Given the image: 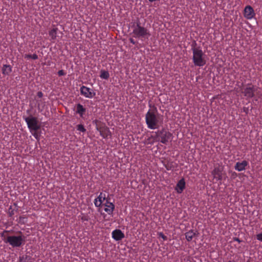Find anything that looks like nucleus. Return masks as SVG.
<instances>
[{
    "label": "nucleus",
    "instance_id": "f257e3e1",
    "mask_svg": "<svg viewBox=\"0 0 262 262\" xmlns=\"http://www.w3.org/2000/svg\"><path fill=\"white\" fill-rule=\"evenodd\" d=\"M145 122L147 127L150 129H157L160 127L161 121H160V115L156 107H154L152 110H149L147 112L145 115Z\"/></svg>",
    "mask_w": 262,
    "mask_h": 262
},
{
    "label": "nucleus",
    "instance_id": "f03ea898",
    "mask_svg": "<svg viewBox=\"0 0 262 262\" xmlns=\"http://www.w3.org/2000/svg\"><path fill=\"white\" fill-rule=\"evenodd\" d=\"M9 231L5 230L4 233H8ZM18 235H10L5 236L3 234L2 236L4 237L3 241L5 243L9 244L12 247H20L24 245L26 242V237L23 235L21 231H18Z\"/></svg>",
    "mask_w": 262,
    "mask_h": 262
},
{
    "label": "nucleus",
    "instance_id": "7ed1b4c3",
    "mask_svg": "<svg viewBox=\"0 0 262 262\" xmlns=\"http://www.w3.org/2000/svg\"><path fill=\"white\" fill-rule=\"evenodd\" d=\"M193 53L192 60L195 66L203 67L206 61L205 58V54L200 48L192 47Z\"/></svg>",
    "mask_w": 262,
    "mask_h": 262
},
{
    "label": "nucleus",
    "instance_id": "20e7f679",
    "mask_svg": "<svg viewBox=\"0 0 262 262\" xmlns=\"http://www.w3.org/2000/svg\"><path fill=\"white\" fill-rule=\"evenodd\" d=\"M23 119L26 122L30 132L37 131L40 128L38 119L36 117L30 116L29 117L23 116Z\"/></svg>",
    "mask_w": 262,
    "mask_h": 262
},
{
    "label": "nucleus",
    "instance_id": "39448f33",
    "mask_svg": "<svg viewBox=\"0 0 262 262\" xmlns=\"http://www.w3.org/2000/svg\"><path fill=\"white\" fill-rule=\"evenodd\" d=\"M257 89V88L252 84H248L242 89V93L247 99H250L254 97Z\"/></svg>",
    "mask_w": 262,
    "mask_h": 262
},
{
    "label": "nucleus",
    "instance_id": "423d86ee",
    "mask_svg": "<svg viewBox=\"0 0 262 262\" xmlns=\"http://www.w3.org/2000/svg\"><path fill=\"white\" fill-rule=\"evenodd\" d=\"M155 134H157L160 139V142L161 143L167 144L169 140L170 139L172 134L166 129L163 128L161 130H159L155 132Z\"/></svg>",
    "mask_w": 262,
    "mask_h": 262
},
{
    "label": "nucleus",
    "instance_id": "0eeeda50",
    "mask_svg": "<svg viewBox=\"0 0 262 262\" xmlns=\"http://www.w3.org/2000/svg\"><path fill=\"white\" fill-rule=\"evenodd\" d=\"M80 91L81 95L88 98H92L96 95V93L91 89L84 85L81 86Z\"/></svg>",
    "mask_w": 262,
    "mask_h": 262
},
{
    "label": "nucleus",
    "instance_id": "6e6552de",
    "mask_svg": "<svg viewBox=\"0 0 262 262\" xmlns=\"http://www.w3.org/2000/svg\"><path fill=\"white\" fill-rule=\"evenodd\" d=\"M243 15L247 19H252L255 16V13L253 8L250 5L246 6L244 10Z\"/></svg>",
    "mask_w": 262,
    "mask_h": 262
},
{
    "label": "nucleus",
    "instance_id": "1a4fd4ad",
    "mask_svg": "<svg viewBox=\"0 0 262 262\" xmlns=\"http://www.w3.org/2000/svg\"><path fill=\"white\" fill-rule=\"evenodd\" d=\"M112 238L116 241H120L123 239L125 235L122 231L120 229H115L112 233Z\"/></svg>",
    "mask_w": 262,
    "mask_h": 262
},
{
    "label": "nucleus",
    "instance_id": "9d476101",
    "mask_svg": "<svg viewBox=\"0 0 262 262\" xmlns=\"http://www.w3.org/2000/svg\"><path fill=\"white\" fill-rule=\"evenodd\" d=\"M212 174L216 181H221L223 179L222 170L219 167H214L212 171Z\"/></svg>",
    "mask_w": 262,
    "mask_h": 262
},
{
    "label": "nucleus",
    "instance_id": "9b49d317",
    "mask_svg": "<svg viewBox=\"0 0 262 262\" xmlns=\"http://www.w3.org/2000/svg\"><path fill=\"white\" fill-rule=\"evenodd\" d=\"M185 185L186 183L185 180L184 178H182L177 183L175 187V190L178 193H181L185 188Z\"/></svg>",
    "mask_w": 262,
    "mask_h": 262
},
{
    "label": "nucleus",
    "instance_id": "f8f14e48",
    "mask_svg": "<svg viewBox=\"0 0 262 262\" xmlns=\"http://www.w3.org/2000/svg\"><path fill=\"white\" fill-rule=\"evenodd\" d=\"M104 206V210L109 215L113 213L115 209V205L112 203L108 202L107 200L106 203L103 204Z\"/></svg>",
    "mask_w": 262,
    "mask_h": 262
},
{
    "label": "nucleus",
    "instance_id": "ddd939ff",
    "mask_svg": "<svg viewBox=\"0 0 262 262\" xmlns=\"http://www.w3.org/2000/svg\"><path fill=\"white\" fill-rule=\"evenodd\" d=\"M248 165V162L246 160H243L242 162H237L234 166V168L238 171H242L245 170L246 167Z\"/></svg>",
    "mask_w": 262,
    "mask_h": 262
},
{
    "label": "nucleus",
    "instance_id": "4468645a",
    "mask_svg": "<svg viewBox=\"0 0 262 262\" xmlns=\"http://www.w3.org/2000/svg\"><path fill=\"white\" fill-rule=\"evenodd\" d=\"M97 129L99 131L100 135L101 137L103 138H107L110 133V130L107 127L105 126L101 127L99 128H97Z\"/></svg>",
    "mask_w": 262,
    "mask_h": 262
},
{
    "label": "nucleus",
    "instance_id": "2eb2a0df",
    "mask_svg": "<svg viewBox=\"0 0 262 262\" xmlns=\"http://www.w3.org/2000/svg\"><path fill=\"white\" fill-rule=\"evenodd\" d=\"M2 71L3 75H9L12 71V67L9 64H4Z\"/></svg>",
    "mask_w": 262,
    "mask_h": 262
},
{
    "label": "nucleus",
    "instance_id": "dca6fc26",
    "mask_svg": "<svg viewBox=\"0 0 262 262\" xmlns=\"http://www.w3.org/2000/svg\"><path fill=\"white\" fill-rule=\"evenodd\" d=\"M76 113L79 114L81 117H83V116L86 111L85 108H84L80 103H78L76 105Z\"/></svg>",
    "mask_w": 262,
    "mask_h": 262
},
{
    "label": "nucleus",
    "instance_id": "f3484780",
    "mask_svg": "<svg viewBox=\"0 0 262 262\" xmlns=\"http://www.w3.org/2000/svg\"><path fill=\"white\" fill-rule=\"evenodd\" d=\"M197 234V231L190 230L185 233V237L187 241H191L192 238Z\"/></svg>",
    "mask_w": 262,
    "mask_h": 262
},
{
    "label": "nucleus",
    "instance_id": "a211bd4d",
    "mask_svg": "<svg viewBox=\"0 0 262 262\" xmlns=\"http://www.w3.org/2000/svg\"><path fill=\"white\" fill-rule=\"evenodd\" d=\"M20 262H32V258L30 255H24L19 257Z\"/></svg>",
    "mask_w": 262,
    "mask_h": 262
},
{
    "label": "nucleus",
    "instance_id": "6ab92c4d",
    "mask_svg": "<svg viewBox=\"0 0 262 262\" xmlns=\"http://www.w3.org/2000/svg\"><path fill=\"white\" fill-rule=\"evenodd\" d=\"M133 33H145V31L143 27H141L137 24L136 28L134 29Z\"/></svg>",
    "mask_w": 262,
    "mask_h": 262
},
{
    "label": "nucleus",
    "instance_id": "aec40b11",
    "mask_svg": "<svg viewBox=\"0 0 262 262\" xmlns=\"http://www.w3.org/2000/svg\"><path fill=\"white\" fill-rule=\"evenodd\" d=\"M100 77L103 79H108L110 77L109 73L105 70H101L100 72Z\"/></svg>",
    "mask_w": 262,
    "mask_h": 262
},
{
    "label": "nucleus",
    "instance_id": "412c9836",
    "mask_svg": "<svg viewBox=\"0 0 262 262\" xmlns=\"http://www.w3.org/2000/svg\"><path fill=\"white\" fill-rule=\"evenodd\" d=\"M149 140H151V141H150L149 143L151 144H153L154 142H159L160 139L159 138V136H158L157 134H155V135H152L150 136V137L148 139Z\"/></svg>",
    "mask_w": 262,
    "mask_h": 262
},
{
    "label": "nucleus",
    "instance_id": "4be33fe9",
    "mask_svg": "<svg viewBox=\"0 0 262 262\" xmlns=\"http://www.w3.org/2000/svg\"><path fill=\"white\" fill-rule=\"evenodd\" d=\"M24 57L26 59H32L33 60H36L38 59V56L36 54H25L24 55Z\"/></svg>",
    "mask_w": 262,
    "mask_h": 262
},
{
    "label": "nucleus",
    "instance_id": "5701e85b",
    "mask_svg": "<svg viewBox=\"0 0 262 262\" xmlns=\"http://www.w3.org/2000/svg\"><path fill=\"white\" fill-rule=\"evenodd\" d=\"M18 222L21 224H25L27 222V218L25 216H20Z\"/></svg>",
    "mask_w": 262,
    "mask_h": 262
},
{
    "label": "nucleus",
    "instance_id": "b1692460",
    "mask_svg": "<svg viewBox=\"0 0 262 262\" xmlns=\"http://www.w3.org/2000/svg\"><path fill=\"white\" fill-rule=\"evenodd\" d=\"M77 129L80 132L85 133L86 129L82 124H78L77 125Z\"/></svg>",
    "mask_w": 262,
    "mask_h": 262
},
{
    "label": "nucleus",
    "instance_id": "393cba45",
    "mask_svg": "<svg viewBox=\"0 0 262 262\" xmlns=\"http://www.w3.org/2000/svg\"><path fill=\"white\" fill-rule=\"evenodd\" d=\"M97 199L98 201L103 202V201L105 200V194L101 192Z\"/></svg>",
    "mask_w": 262,
    "mask_h": 262
},
{
    "label": "nucleus",
    "instance_id": "a878e982",
    "mask_svg": "<svg viewBox=\"0 0 262 262\" xmlns=\"http://www.w3.org/2000/svg\"><path fill=\"white\" fill-rule=\"evenodd\" d=\"M16 210L15 209H13L12 206H10L9 208L8 213L10 216H12L15 213Z\"/></svg>",
    "mask_w": 262,
    "mask_h": 262
},
{
    "label": "nucleus",
    "instance_id": "bb28decb",
    "mask_svg": "<svg viewBox=\"0 0 262 262\" xmlns=\"http://www.w3.org/2000/svg\"><path fill=\"white\" fill-rule=\"evenodd\" d=\"M81 220L82 222L89 221L90 217L87 215H83L81 217Z\"/></svg>",
    "mask_w": 262,
    "mask_h": 262
},
{
    "label": "nucleus",
    "instance_id": "cd10ccee",
    "mask_svg": "<svg viewBox=\"0 0 262 262\" xmlns=\"http://www.w3.org/2000/svg\"><path fill=\"white\" fill-rule=\"evenodd\" d=\"M94 204L96 207H100L101 205L102 202L98 201L97 199H96L94 201Z\"/></svg>",
    "mask_w": 262,
    "mask_h": 262
},
{
    "label": "nucleus",
    "instance_id": "c85d7f7f",
    "mask_svg": "<svg viewBox=\"0 0 262 262\" xmlns=\"http://www.w3.org/2000/svg\"><path fill=\"white\" fill-rule=\"evenodd\" d=\"M159 236L161 237L163 241H166L167 239V237L165 236L163 233L160 232L158 233Z\"/></svg>",
    "mask_w": 262,
    "mask_h": 262
},
{
    "label": "nucleus",
    "instance_id": "c756f323",
    "mask_svg": "<svg viewBox=\"0 0 262 262\" xmlns=\"http://www.w3.org/2000/svg\"><path fill=\"white\" fill-rule=\"evenodd\" d=\"M256 239L258 241L262 242V232L256 234Z\"/></svg>",
    "mask_w": 262,
    "mask_h": 262
},
{
    "label": "nucleus",
    "instance_id": "7c9ffc66",
    "mask_svg": "<svg viewBox=\"0 0 262 262\" xmlns=\"http://www.w3.org/2000/svg\"><path fill=\"white\" fill-rule=\"evenodd\" d=\"M37 131H33L32 132H31V133L32 134V135L36 139H39V135L38 134V133H37Z\"/></svg>",
    "mask_w": 262,
    "mask_h": 262
},
{
    "label": "nucleus",
    "instance_id": "2f4dec72",
    "mask_svg": "<svg viewBox=\"0 0 262 262\" xmlns=\"http://www.w3.org/2000/svg\"><path fill=\"white\" fill-rule=\"evenodd\" d=\"M66 74V73L63 70H59L58 72V75L59 76H64Z\"/></svg>",
    "mask_w": 262,
    "mask_h": 262
},
{
    "label": "nucleus",
    "instance_id": "473e14b6",
    "mask_svg": "<svg viewBox=\"0 0 262 262\" xmlns=\"http://www.w3.org/2000/svg\"><path fill=\"white\" fill-rule=\"evenodd\" d=\"M37 96L39 97V98H41L42 96H43V93L41 92H38L37 93Z\"/></svg>",
    "mask_w": 262,
    "mask_h": 262
},
{
    "label": "nucleus",
    "instance_id": "72a5a7b5",
    "mask_svg": "<svg viewBox=\"0 0 262 262\" xmlns=\"http://www.w3.org/2000/svg\"><path fill=\"white\" fill-rule=\"evenodd\" d=\"M233 241H236V242H237L238 243H241V241L240 240L239 238H237V237H234L233 238Z\"/></svg>",
    "mask_w": 262,
    "mask_h": 262
},
{
    "label": "nucleus",
    "instance_id": "f704fd0d",
    "mask_svg": "<svg viewBox=\"0 0 262 262\" xmlns=\"http://www.w3.org/2000/svg\"><path fill=\"white\" fill-rule=\"evenodd\" d=\"M57 31V28H54L50 32V33H56Z\"/></svg>",
    "mask_w": 262,
    "mask_h": 262
},
{
    "label": "nucleus",
    "instance_id": "c9c22d12",
    "mask_svg": "<svg viewBox=\"0 0 262 262\" xmlns=\"http://www.w3.org/2000/svg\"><path fill=\"white\" fill-rule=\"evenodd\" d=\"M129 40H130V42H132L133 44H134V45L136 44V41L134 40V39L133 38H130Z\"/></svg>",
    "mask_w": 262,
    "mask_h": 262
},
{
    "label": "nucleus",
    "instance_id": "e433bc0d",
    "mask_svg": "<svg viewBox=\"0 0 262 262\" xmlns=\"http://www.w3.org/2000/svg\"><path fill=\"white\" fill-rule=\"evenodd\" d=\"M165 168H166L167 170H170V167L168 166V165H165Z\"/></svg>",
    "mask_w": 262,
    "mask_h": 262
},
{
    "label": "nucleus",
    "instance_id": "4c0bfd02",
    "mask_svg": "<svg viewBox=\"0 0 262 262\" xmlns=\"http://www.w3.org/2000/svg\"><path fill=\"white\" fill-rule=\"evenodd\" d=\"M50 34L52 35L51 37L52 39H54L56 37V36L54 35V34Z\"/></svg>",
    "mask_w": 262,
    "mask_h": 262
},
{
    "label": "nucleus",
    "instance_id": "58836bf2",
    "mask_svg": "<svg viewBox=\"0 0 262 262\" xmlns=\"http://www.w3.org/2000/svg\"><path fill=\"white\" fill-rule=\"evenodd\" d=\"M244 112H246L247 111H248V108H244Z\"/></svg>",
    "mask_w": 262,
    "mask_h": 262
},
{
    "label": "nucleus",
    "instance_id": "ea45409f",
    "mask_svg": "<svg viewBox=\"0 0 262 262\" xmlns=\"http://www.w3.org/2000/svg\"><path fill=\"white\" fill-rule=\"evenodd\" d=\"M228 262H235V261H234V260H229V261H228Z\"/></svg>",
    "mask_w": 262,
    "mask_h": 262
},
{
    "label": "nucleus",
    "instance_id": "a19ab883",
    "mask_svg": "<svg viewBox=\"0 0 262 262\" xmlns=\"http://www.w3.org/2000/svg\"><path fill=\"white\" fill-rule=\"evenodd\" d=\"M40 105V103L39 102V103H38V107H39Z\"/></svg>",
    "mask_w": 262,
    "mask_h": 262
},
{
    "label": "nucleus",
    "instance_id": "79ce46f5",
    "mask_svg": "<svg viewBox=\"0 0 262 262\" xmlns=\"http://www.w3.org/2000/svg\"><path fill=\"white\" fill-rule=\"evenodd\" d=\"M137 35H140V34H137ZM144 34L141 33V35H144Z\"/></svg>",
    "mask_w": 262,
    "mask_h": 262
}]
</instances>
